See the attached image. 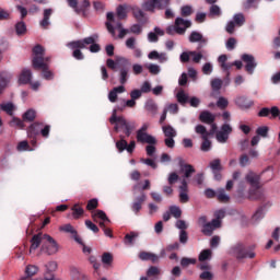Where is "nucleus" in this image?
I'll list each match as a JSON object with an SVG mask.
<instances>
[{"instance_id": "c85d7f7f", "label": "nucleus", "mask_w": 280, "mask_h": 280, "mask_svg": "<svg viewBox=\"0 0 280 280\" xmlns=\"http://www.w3.org/2000/svg\"><path fill=\"white\" fill-rule=\"evenodd\" d=\"M180 171L184 172V178H191V174L196 173L191 164H180Z\"/></svg>"}, {"instance_id": "e2e57ef3", "label": "nucleus", "mask_w": 280, "mask_h": 280, "mask_svg": "<svg viewBox=\"0 0 280 280\" xmlns=\"http://www.w3.org/2000/svg\"><path fill=\"white\" fill-rule=\"evenodd\" d=\"M225 45L229 51H233V49H235V46L237 45V39H235L234 37H230Z\"/></svg>"}, {"instance_id": "7c9ffc66", "label": "nucleus", "mask_w": 280, "mask_h": 280, "mask_svg": "<svg viewBox=\"0 0 280 280\" xmlns=\"http://www.w3.org/2000/svg\"><path fill=\"white\" fill-rule=\"evenodd\" d=\"M72 217L74 220H80L81 217L84 215V209L79 203H75L72 208Z\"/></svg>"}, {"instance_id": "79ce46f5", "label": "nucleus", "mask_w": 280, "mask_h": 280, "mask_svg": "<svg viewBox=\"0 0 280 280\" xmlns=\"http://www.w3.org/2000/svg\"><path fill=\"white\" fill-rule=\"evenodd\" d=\"M194 14V8L191 5H184L180 9V15L187 19V16H191Z\"/></svg>"}, {"instance_id": "a878e982", "label": "nucleus", "mask_w": 280, "mask_h": 280, "mask_svg": "<svg viewBox=\"0 0 280 280\" xmlns=\"http://www.w3.org/2000/svg\"><path fill=\"white\" fill-rule=\"evenodd\" d=\"M264 198V191L260 190V187L252 188L248 191L249 200H261Z\"/></svg>"}, {"instance_id": "09e8293b", "label": "nucleus", "mask_w": 280, "mask_h": 280, "mask_svg": "<svg viewBox=\"0 0 280 280\" xmlns=\"http://www.w3.org/2000/svg\"><path fill=\"white\" fill-rule=\"evenodd\" d=\"M97 207H100V201L96 198L90 199L88 201V205H86L88 211H95V209H97Z\"/></svg>"}, {"instance_id": "37998d69", "label": "nucleus", "mask_w": 280, "mask_h": 280, "mask_svg": "<svg viewBox=\"0 0 280 280\" xmlns=\"http://www.w3.org/2000/svg\"><path fill=\"white\" fill-rule=\"evenodd\" d=\"M233 23H235L237 27H242V25L246 23V19L244 18V14L242 13L235 14L233 18Z\"/></svg>"}, {"instance_id": "423d86ee", "label": "nucleus", "mask_w": 280, "mask_h": 280, "mask_svg": "<svg viewBox=\"0 0 280 280\" xmlns=\"http://www.w3.org/2000/svg\"><path fill=\"white\" fill-rule=\"evenodd\" d=\"M43 240L42 252L47 255H56V253H58V243L56 240L48 234H44Z\"/></svg>"}, {"instance_id": "473e14b6", "label": "nucleus", "mask_w": 280, "mask_h": 280, "mask_svg": "<svg viewBox=\"0 0 280 280\" xmlns=\"http://www.w3.org/2000/svg\"><path fill=\"white\" fill-rule=\"evenodd\" d=\"M36 272H38V267H36L34 265H28L25 269L26 277H22L20 280L30 279V277H34V275H36Z\"/></svg>"}, {"instance_id": "412c9836", "label": "nucleus", "mask_w": 280, "mask_h": 280, "mask_svg": "<svg viewBox=\"0 0 280 280\" xmlns=\"http://www.w3.org/2000/svg\"><path fill=\"white\" fill-rule=\"evenodd\" d=\"M139 259H141V261H152V264H159V255L150 252H140Z\"/></svg>"}, {"instance_id": "6ab92c4d", "label": "nucleus", "mask_w": 280, "mask_h": 280, "mask_svg": "<svg viewBox=\"0 0 280 280\" xmlns=\"http://www.w3.org/2000/svg\"><path fill=\"white\" fill-rule=\"evenodd\" d=\"M235 104L242 110H248V108H250L255 103L250 100H247L246 96H238L235 100Z\"/></svg>"}, {"instance_id": "8fccbe9b", "label": "nucleus", "mask_w": 280, "mask_h": 280, "mask_svg": "<svg viewBox=\"0 0 280 280\" xmlns=\"http://www.w3.org/2000/svg\"><path fill=\"white\" fill-rule=\"evenodd\" d=\"M147 69L151 73V75H159L161 73V67L159 65L150 63L147 66Z\"/></svg>"}, {"instance_id": "0eeeda50", "label": "nucleus", "mask_w": 280, "mask_h": 280, "mask_svg": "<svg viewBox=\"0 0 280 280\" xmlns=\"http://www.w3.org/2000/svg\"><path fill=\"white\" fill-rule=\"evenodd\" d=\"M170 5V0H147L142 8L145 12H154V10H165Z\"/></svg>"}, {"instance_id": "a18cd8bd", "label": "nucleus", "mask_w": 280, "mask_h": 280, "mask_svg": "<svg viewBox=\"0 0 280 280\" xmlns=\"http://www.w3.org/2000/svg\"><path fill=\"white\" fill-rule=\"evenodd\" d=\"M196 258H188V257H183L182 258V260H180V266L183 267V268H187V267H189V266H194V265H196Z\"/></svg>"}, {"instance_id": "bf43d9fd", "label": "nucleus", "mask_w": 280, "mask_h": 280, "mask_svg": "<svg viewBox=\"0 0 280 280\" xmlns=\"http://www.w3.org/2000/svg\"><path fill=\"white\" fill-rule=\"evenodd\" d=\"M8 40H5L4 38L0 39V60L3 59V54L4 51H8Z\"/></svg>"}, {"instance_id": "72a5a7b5", "label": "nucleus", "mask_w": 280, "mask_h": 280, "mask_svg": "<svg viewBox=\"0 0 280 280\" xmlns=\"http://www.w3.org/2000/svg\"><path fill=\"white\" fill-rule=\"evenodd\" d=\"M162 130L166 138H175L177 135L176 129H174V127H172L171 125L163 126Z\"/></svg>"}, {"instance_id": "9b49d317", "label": "nucleus", "mask_w": 280, "mask_h": 280, "mask_svg": "<svg viewBox=\"0 0 280 280\" xmlns=\"http://www.w3.org/2000/svg\"><path fill=\"white\" fill-rule=\"evenodd\" d=\"M69 8H72L77 14L81 12H86L91 8V1L83 0L82 3L78 7V0H67Z\"/></svg>"}, {"instance_id": "58836bf2", "label": "nucleus", "mask_w": 280, "mask_h": 280, "mask_svg": "<svg viewBox=\"0 0 280 280\" xmlns=\"http://www.w3.org/2000/svg\"><path fill=\"white\" fill-rule=\"evenodd\" d=\"M210 170L212 172H222V161L220 159H214L210 162Z\"/></svg>"}, {"instance_id": "3c124183", "label": "nucleus", "mask_w": 280, "mask_h": 280, "mask_svg": "<svg viewBox=\"0 0 280 280\" xmlns=\"http://www.w3.org/2000/svg\"><path fill=\"white\" fill-rule=\"evenodd\" d=\"M238 163L241 167H247V165L250 164V158L248 156V154L244 153L240 156Z\"/></svg>"}, {"instance_id": "052dcab7", "label": "nucleus", "mask_w": 280, "mask_h": 280, "mask_svg": "<svg viewBox=\"0 0 280 280\" xmlns=\"http://www.w3.org/2000/svg\"><path fill=\"white\" fill-rule=\"evenodd\" d=\"M102 262L105 264V266H110V264H113V254L104 253L102 255Z\"/></svg>"}, {"instance_id": "13d9d810", "label": "nucleus", "mask_w": 280, "mask_h": 280, "mask_svg": "<svg viewBox=\"0 0 280 280\" xmlns=\"http://www.w3.org/2000/svg\"><path fill=\"white\" fill-rule=\"evenodd\" d=\"M158 275H161V269L156 266H151L147 271V277H158Z\"/></svg>"}, {"instance_id": "f3484780", "label": "nucleus", "mask_w": 280, "mask_h": 280, "mask_svg": "<svg viewBox=\"0 0 280 280\" xmlns=\"http://www.w3.org/2000/svg\"><path fill=\"white\" fill-rule=\"evenodd\" d=\"M12 81V74L10 72H0V95L8 89V85Z\"/></svg>"}, {"instance_id": "4d7b16f0", "label": "nucleus", "mask_w": 280, "mask_h": 280, "mask_svg": "<svg viewBox=\"0 0 280 280\" xmlns=\"http://www.w3.org/2000/svg\"><path fill=\"white\" fill-rule=\"evenodd\" d=\"M262 218H264V207H259L254 213L252 220H254V222H259V220H262Z\"/></svg>"}, {"instance_id": "603ef678", "label": "nucleus", "mask_w": 280, "mask_h": 280, "mask_svg": "<svg viewBox=\"0 0 280 280\" xmlns=\"http://www.w3.org/2000/svg\"><path fill=\"white\" fill-rule=\"evenodd\" d=\"M217 106L218 108H220L221 110H224L229 107V100H226L225 97L221 96L219 97V100L217 101Z\"/></svg>"}, {"instance_id": "4468645a", "label": "nucleus", "mask_w": 280, "mask_h": 280, "mask_svg": "<svg viewBox=\"0 0 280 280\" xmlns=\"http://www.w3.org/2000/svg\"><path fill=\"white\" fill-rule=\"evenodd\" d=\"M220 226H222V221L212 220L211 222H208L202 226L201 232L203 233V235L211 237V235H213V231L215 229H220Z\"/></svg>"}, {"instance_id": "2f4dec72", "label": "nucleus", "mask_w": 280, "mask_h": 280, "mask_svg": "<svg viewBox=\"0 0 280 280\" xmlns=\"http://www.w3.org/2000/svg\"><path fill=\"white\" fill-rule=\"evenodd\" d=\"M217 200L219 202L226 203L229 202V200H231V197L226 195V191L224 190V188H220L217 190Z\"/></svg>"}, {"instance_id": "774afa93", "label": "nucleus", "mask_w": 280, "mask_h": 280, "mask_svg": "<svg viewBox=\"0 0 280 280\" xmlns=\"http://www.w3.org/2000/svg\"><path fill=\"white\" fill-rule=\"evenodd\" d=\"M201 280H213V273L211 271H203L199 275Z\"/></svg>"}, {"instance_id": "338daca9", "label": "nucleus", "mask_w": 280, "mask_h": 280, "mask_svg": "<svg viewBox=\"0 0 280 280\" xmlns=\"http://www.w3.org/2000/svg\"><path fill=\"white\" fill-rule=\"evenodd\" d=\"M211 86L213 91H220L222 89V80L220 79H213L211 81Z\"/></svg>"}, {"instance_id": "0e129e2a", "label": "nucleus", "mask_w": 280, "mask_h": 280, "mask_svg": "<svg viewBox=\"0 0 280 280\" xmlns=\"http://www.w3.org/2000/svg\"><path fill=\"white\" fill-rule=\"evenodd\" d=\"M178 178H180L178 176V174L176 172H173L168 175V185H176V183H178Z\"/></svg>"}, {"instance_id": "49530a36", "label": "nucleus", "mask_w": 280, "mask_h": 280, "mask_svg": "<svg viewBox=\"0 0 280 280\" xmlns=\"http://www.w3.org/2000/svg\"><path fill=\"white\" fill-rule=\"evenodd\" d=\"M128 82V68H121L119 73V83L126 84Z\"/></svg>"}, {"instance_id": "6e6d98bb", "label": "nucleus", "mask_w": 280, "mask_h": 280, "mask_svg": "<svg viewBox=\"0 0 280 280\" xmlns=\"http://www.w3.org/2000/svg\"><path fill=\"white\" fill-rule=\"evenodd\" d=\"M1 108L7 115H12V113H14V104L12 103L1 104Z\"/></svg>"}, {"instance_id": "aec40b11", "label": "nucleus", "mask_w": 280, "mask_h": 280, "mask_svg": "<svg viewBox=\"0 0 280 280\" xmlns=\"http://www.w3.org/2000/svg\"><path fill=\"white\" fill-rule=\"evenodd\" d=\"M33 55H34V58L43 57L44 65H47V62H49V60H51L50 57H45V48L38 44L33 47Z\"/></svg>"}, {"instance_id": "f8f14e48", "label": "nucleus", "mask_w": 280, "mask_h": 280, "mask_svg": "<svg viewBox=\"0 0 280 280\" xmlns=\"http://www.w3.org/2000/svg\"><path fill=\"white\" fill-rule=\"evenodd\" d=\"M145 200H148V196L145 195V192H141L140 196L133 199V202L131 203V210L136 215H139V212L141 211V209H143Z\"/></svg>"}, {"instance_id": "680f3d73", "label": "nucleus", "mask_w": 280, "mask_h": 280, "mask_svg": "<svg viewBox=\"0 0 280 280\" xmlns=\"http://www.w3.org/2000/svg\"><path fill=\"white\" fill-rule=\"evenodd\" d=\"M70 275H71L73 280L82 279V273L80 272V269H78L75 267H71Z\"/></svg>"}, {"instance_id": "f257e3e1", "label": "nucleus", "mask_w": 280, "mask_h": 280, "mask_svg": "<svg viewBox=\"0 0 280 280\" xmlns=\"http://www.w3.org/2000/svg\"><path fill=\"white\" fill-rule=\"evenodd\" d=\"M26 132H27L28 139H31V144L36 145L38 135H42L44 139H49V132H51V126L45 125L44 122H40V121H35L27 127Z\"/></svg>"}, {"instance_id": "a211bd4d", "label": "nucleus", "mask_w": 280, "mask_h": 280, "mask_svg": "<svg viewBox=\"0 0 280 280\" xmlns=\"http://www.w3.org/2000/svg\"><path fill=\"white\" fill-rule=\"evenodd\" d=\"M199 121H201V124H207L209 126V124L215 122V115L209 110H202L199 114Z\"/></svg>"}, {"instance_id": "5fc2aeb1", "label": "nucleus", "mask_w": 280, "mask_h": 280, "mask_svg": "<svg viewBox=\"0 0 280 280\" xmlns=\"http://www.w3.org/2000/svg\"><path fill=\"white\" fill-rule=\"evenodd\" d=\"M212 252L211 249H203L199 254V261H207V259H211Z\"/></svg>"}, {"instance_id": "bb28decb", "label": "nucleus", "mask_w": 280, "mask_h": 280, "mask_svg": "<svg viewBox=\"0 0 280 280\" xmlns=\"http://www.w3.org/2000/svg\"><path fill=\"white\" fill-rule=\"evenodd\" d=\"M61 231H65V233H71V235H73L75 242H78V244H82V238H80V236H78V231H75V229H73V225L66 224L61 228Z\"/></svg>"}, {"instance_id": "864d4df0", "label": "nucleus", "mask_w": 280, "mask_h": 280, "mask_svg": "<svg viewBox=\"0 0 280 280\" xmlns=\"http://www.w3.org/2000/svg\"><path fill=\"white\" fill-rule=\"evenodd\" d=\"M195 132L197 135H201V137H209V131H207V127L203 125H197L195 128Z\"/></svg>"}, {"instance_id": "2eb2a0df", "label": "nucleus", "mask_w": 280, "mask_h": 280, "mask_svg": "<svg viewBox=\"0 0 280 280\" xmlns=\"http://www.w3.org/2000/svg\"><path fill=\"white\" fill-rule=\"evenodd\" d=\"M92 220L94 222H97V220H102L100 223H98V226L101 229H106V223L105 222H110V219H108V215H106V212H104V210H96L94 212H92Z\"/></svg>"}, {"instance_id": "ea45409f", "label": "nucleus", "mask_w": 280, "mask_h": 280, "mask_svg": "<svg viewBox=\"0 0 280 280\" xmlns=\"http://www.w3.org/2000/svg\"><path fill=\"white\" fill-rule=\"evenodd\" d=\"M36 119V110L28 109L23 114V121H34Z\"/></svg>"}, {"instance_id": "9d476101", "label": "nucleus", "mask_w": 280, "mask_h": 280, "mask_svg": "<svg viewBox=\"0 0 280 280\" xmlns=\"http://www.w3.org/2000/svg\"><path fill=\"white\" fill-rule=\"evenodd\" d=\"M231 132H233V127H231V125L229 124H223L221 126V130L217 132V141H219V143H226V141H229V135H231Z\"/></svg>"}, {"instance_id": "c03bdc74", "label": "nucleus", "mask_w": 280, "mask_h": 280, "mask_svg": "<svg viewBox=\"0 0 280 280\" xmlns=\"http://www.w3.org/2000/svg\"><path fill=\"white\" fill-rule=\"evenodd\" d=\"M170 213H171V215H173V218H176L178 220V218H180V215H183V210H180V208H178V206H171Z\"/></svg>"}, {"instance_id": "c9c22d12", "label": "nucleus", "mask_w": 280, "mask_h": 280, "mask_svg": "<svg viewBox=\"0 0 280 280\" xmlns=\"http://www.w3.org/2000/svg\"><path fill=\"white\" fill-rule=\"evenodd\" d=\"M15 32L18 36H23L27 33V26L25 25V22H18L15 24Z\"/></svg>"}, {"instance_id": "39448f33", "label": "nucleus", "mask_w": 280, "mask_h": 280, "mask_svg": "<svg viewBox=\"0 0 280 280\" xmlns=\"http://www.w3.org/2000/svg\"><path fill=\"white\" fill-rule=\"evenodd\" d=\"M32 65L36 71L42 69L45 80H54V72L49 70V65L45 63L43 57H33Z\"/></svg>"}, {"instance_id": "7ed1b4c3", "label": "nucleus", "mask_w": 280, "mask_h": 280, "mask_svg": "<svg viewBox=\"0 0 280 280\" xmlns=\"http://www.w3.org/2000/svg\"><path fill=\"white\" fill-rule=\"evenodd\" d=\"M255 248L257 245L246 246L243 243H236L230 249V253L236 257V259H255Z\"/></svg>"}, {"instance_id": "4c0bfd02", "label": "nucleus", "mask_w": 280, "mask_h": 280, "mask_svg": "<svg viewBox=\"0 0 280 280\" xmlns=\"http://www.w3.org/2000/svg\"><path fill=\"white\" fill-rule=\"evenodd\" d=\"M24 121L25 120L13 117L12 120L10 121V126L12 128H20V130H23V128H25V122Z\"/></svg>"}, {"instance_id": "5701e85b", "label": "nucleus", "mask_w": 280, "mask_h": 280, "mask_svg": "<svg viewBox=\"0 0 280 280\" xmlns=\"http://www.w3.org/2000/svg\"><path fill=\"white\" fill-rule=\"evenodd\" d=\"M44 234H35L32 240H31V247H30V253L33 250H36L40 244H45V240H43Z\"/></svg>"}, {"instance_id": "393cba45", "label": "nucleus", "mask_w": 280, "mask_h": 280, "mask_svg": "<svg viewBox=\"0 0 280 280\" xmlns=\"http://www.w3.org/2000/svg\"><path fill=\"white\" fill-rule=\"evenodd\" d=\"M51 14H54V10H51V9L44 10V18L39 22V25H40V27H43V30H47L49 27V25H50L49 19H51Z\"/></svg>"}, {"instance_id": "6e6552de", "label": "nucleus", "mask_w": 280, "mask_h": 280, "mask_svg": "<svg viewBox=\"0 0 280 280\" xmlns=\"http://www.w3.org/2000/svg\"><path fill=\"white\" fill-rule=\"evenodd\" d=\"M116 148L120 153L127 151L129 154H132L135 152V149L137 148V142H135V140H131L128 144V141H126V139H124V137L121 136L120 140L116 142Z\"/></svg>"}, {"instance_id": "69168bd1", "label": "nucleus", "mask_w": 280, "mask_h": 280, "mask_svg": "<svg viewBox=\"0 0 280 280\" xmlns=\"http://www.w3.org/2000/svg\"><path fill=\"white\" fill-rule=\"evenodd\" d=\"M85 226L93 233H100V228H97L91 220H85Z\"/></svg>"}, {"instance_id": "dca6fc26", "label": "nucleus", "mask_w": 280, "mask_h": 280, "mask_svg": "<svg viewBox=\"0 0 280 280\" xmlns=\"http://www.w3.org/2000/svg\"><path fill=\"white\" fill-rule=\"evenodd\" d=\"M136 139L138 143H149V145H156V138L148 132L137 131Z\"/></svg>"}, {"instance_id": "f03ea898", "label": "nucleus", "mask_w": 280, "mask_h": 280, "mask_svg": "<svg viewBox=\"0 0 280 280\" xmlns=\"http://www.w3.org/2000/svg\"><path fill=\"white\" fill-rule=\"evenodd\" d=\"M100 36L94 34L90 37H85L83 39L73 40L67 44L69 49H72V58L75 60H84V54L80 49H86V45H91V43H95Z\"/></svg>"}, {"instance_id": "de8ad7c7", "label": "nucleus", "mask_w": 280, "mask_h": 280, "mask_svg": "<svg viewBox=\"0 0 280 280\" xmlns=\"http://www.w3.org/2000/svg\"><path fill=\"white\" fill-rule=\"evenodd\" d=\"M126 8H127L126 4H119L117 7L118 19L124 20V19H126V16H128V13H126Z\"/></svg>"}, {"instance_id": "e433bc0d", "label": "nucleus", "mask_w": 280, "mask_h": 280, "mask_svg": "<svg viewBox=\"0 0 280 280\" xmlns=\"http://www.w3.org/2000/svg\"><path fill=\"white\" fill-rule=\"evenodd\" d=\"M202 143L200 147L201 152H209L211 150V140H209V137L201 136Z\"/></svg>"}, {"instance_id": "ddd939ff", "label": "nucleus", "mask_w": 280, "mask_h": 280, "mask_svg": "<svg viewBox=\"0 0 280 280\" xmlns=\"http://www.w3.org/2000/svg\"><path fill=\"white\" fill-rule=\"evenodd\" d=\"M176 34L183 36L191 27V21L185 20L183 18L175 19Z\"/></svg>"}, {"instance_id": "4be33fe9", "label": "nucleus", "mask_w": 280, "mask_h": 280, "mask_svg": "<svg viewBox=\"0 0 280 280\" xmlns=\"http://www.w3.org/2000/svg\"><path fill=\"white\" fill-rule=\"evenodd\" d=\"M19 84H32V70L30 69L22 70L19 77Z\"/></svg>"}, {"instance_id": "1a4fd4ad", "label": "nucleus", "mask_w": 280, "mask_h": 280, "mask_svg": "<svg viewBox=\"0 0 280 280\" xmlns=\"http://www.w3.org/2000/svg\"><path fill=\"white\" fill-rule=\"evenodd\" d=\"M242 60L245 63V71L253 75L255 73V69H257V61L255 60V57L249 54L242 55Z\"/></svg>"}, {"instance_id": "20e7f679", "label": "nucleus", "mask_w": 280, "mask_h": 280, "mask_svg": "<svg viewBox=\"0 0 280 280\" xmlns=\"http://www.w3.org/2000/svg\"><path fill=\"white\" fill-rule=\"evenodd\" d=\"M109 122L112 125L116 124V126L114 127V130L116 132L119 130V128H124L126 137H130L136 128L135 122H128V120H126V118H124L122 116H117V109H114L113 115L109 118Z\"/></svg>"}, {"instance_id": "f704fd0d", "label": "nucleus", "mask_w": 280, "mask_h": 280, "mask_svg": "<svg viewBox=\"0 0 280 280\" xmlns=\"http://www.w3.org/2000/svg\"><path fill=\"white\" fill-rule=\"evenodd\" d=\"M176 97L177 102L182 104V106H185V104H188L189 102V95L183 90L177 93Z\"/></svg>"}, {"instance_id": "a19ab883", "label": "nucleus", "mask_w": 280, "mask_h": 280, "mask_svg": "<svg viewBox=\"0 0 280 280\" xmlns=\"http://www.w3.org/2000/svg\"><path fill=\"white\" fill-rule=\"evenodd\" d=\"M270 131V128L268 126H261L256 129L257 137H262V139L268 138V132Z\"/></svg>"}, {"instance_id": "b1692460", "label": "nucleus", "mask_w": 280, "mask_h": 280, "mask_svg": "<svg viewBox=\"0 0 280 280\" xmlns=\"http://www.w3.org/2000/svg\"><path fill=\"white\" fill-rule=\"evenodd\" d=\"M245 178H246V182L250 185L252 188L261 187V186H259V180H260L259 175L250 172L246 175Z\"/></svg>"}, {"instance_id": "cd10ccee", "label": "nucleus", "mask_w": 280, "mask_h": 280, "mask_svg": "<svg viewBox=\"0 0 280 280\" xmlns=\"http://www.w3.org/2000/svg\"><path fill=\"white\" fill-rule=\"evenodd\" d=\"M189 43L207 44V38H205L201 33H198L197 31H192L189 35Z\"/></svg>"}, {"instance_id": "c756f323", "label": "nucleus", "mask_w": 280, "mask_h": 280, "mask_svg": "<svg viewBox=\"0 0 280 280\" xmlns=\"http://www.w3.org/2000/svg\"><path fill=\"white\" fill-rule=\"evenodd\" d=\"M137 237H139V232H130L126 234L124 240L126 246H132Z\"/></svg>"}]
</instances>
